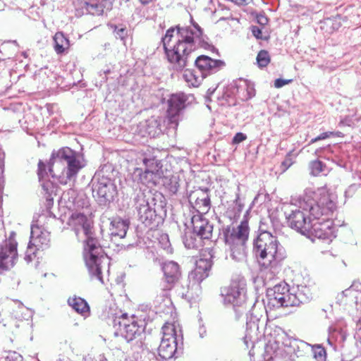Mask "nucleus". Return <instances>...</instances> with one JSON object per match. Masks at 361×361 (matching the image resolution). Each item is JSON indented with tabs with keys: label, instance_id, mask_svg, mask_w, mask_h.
Returning <instances> with one entry per match:
<instances>
[{
	"label": "nucleus",
	"instance_id": "obj_1",
	"mask_svg": "<svg viewBox=\"0 0 361 361\" xmlns=\"http://www.w3.org/2000/svg\"><path fill=\"white\" fill-rule=\"evenodd\" d=\"M336 209V197L326 187L316 190L306 189L298 204H290L285 211L288 226L304 235L308 233L312 221L326 216Z\"/></svg>",
	"mask_w": 361,
	"mask_h": 361
},
{
	"label": "nucleus",
	"instance_id": "obj_2",
	"mask_svg": "<svg viewBox=\"0 0 361 361\" xmlns=\"http://www.w3.org/2000/svg\"><path fill=\"white\" fill-rule=\"evenodd\" d=\"M204 42L202 30L195 22L192 27H171L161 38L166 59L173 69L178 71L192 62V52Z\"/></svg>",
	"mask_w": 361,
	"mask_h": 361
},
{
	"label": "nucleus",
	"instance_id": "obj_3",
	"mask_svg": "<svg viewBox=\"0 0 361 361\" xmlns=\"http://www.w3.org/2000/svg\"><path fill=\"white\" fill-rule=\"evenodd\" d=\"M68 224L78 240H84L83 257L91 278L104 283L102 270L109 267V259L94 237L92 221L83 214L75 212L69 218Z\"/></svg>",
	"mask_w": 361,
	"mask_h": 361
},
{
	"label": "nucleus",
	"instance_id": "obj_4",
	"mask_svg": "<svg viewBox=\"0 0 361 361\" xmlns=\"http://www.w3.org/2000/svg\"><path fill=\"white\" fill-rule=\"evenodd\" d=\"M85 166L82 154L69 147H62L57 151H53L48 165V172L46 166L42 161L38 163V176L42 180L48 175L56 178L59 183L66 185L68 182H74L79 171Z\"/></svg>",
	"mask_w": 361,
	"mask_h": 361
},
{
	"label": "nucleus",
	"instance_id": "obj_5",
	"mask_svg": "<svg viewBox=\"0 0 361 361\" xmlns=\"http://www.w3.org/2000/svg\"><path fill=\"white\" fill-rule=\"evenodd\" d=\"M253 253L259 264L264 269H276L286 258V251L276 236L261 231L253 242Z\"/></svg>",
	"mask_w": 361,
	"mask_h": 361
},
{
	"label": "nucleus",
	"instance_id": "obj_6",
	"mask_svg": "<svg viewBox=\"0 0 361 361\" xmlns=\"http://www.w3.org/2000/svg\"><path fill=\"white\" fill-rule=\"evenodd\" d=\"M267 306L273 307H288L299 306L306 302L308 298L298 288L290 289L289 286L281 282L267 290Z\"/></svg>",
	"mask_w": 361,
	"mask_h": 361
},
{
	"label": "nucleus",
	"instance_id": "obj_7",
	"mask_svg": "<svg viewBox=\"0 0 361 361\" xmlns=\"http://www.w3.org/2000/svg\"><path fill=\"white\" fill-rule=\"evenodd\" d=\"M183 334L178 324L166 322L162 327V338L158 353L162 360L178 358L182 353Z\"/></svg>",
	"mask_w": 361,
	"mask_h": 361
},
{
	"label": "nucleus",
	"instance_id": "obj_8",
	"mask_svg": "<svg viewBox=\"0 0 361 361\" xmlns=\"http://www.w3.org/2000/svg\"><path fill=\"white\" fill-rule=\"evenodd\" d=\"M221 295L224 302L233 306L238 319L250 311V305L247 303L246 282L243 278L233 280L229 286L221 290Z\"/></svg>",
	"mask_w": 361,
	"mask_h": 361
},
{
	"label": "nucleus",
	"instance_id": "obj_9",
	"mask_svg": "<svg viewBox=\"0 0 361 361\" xmlns=\"http://www.w3.org/2000/svg\"><path fill=\"white\" fill-rule=\"evenodd\" d=\"M139 161L143 164L145 169L138 167L135 169L132 174L133 180L143 185L154 183L155 178L159 176V171L161 168L160 161L155 157L148 154L147 152L140 153L137 159V164H140Z\"/></svg>",
	"mask_w": 361,
	"mask_h": 361
},
{
	"label": "nucleus",
	"instance_id": "obj_10",
	"mask_svg": "<svg viewBox=\"0 0 361 361\" xmlns=\"http://www.w3.org/2000/svg\"><path fill=\"white\" fill-rule=\"evenodd\" d=\"M119 334L127 341H131L140 336L145 330V322L132 315L128 317L123 314L118 321Z\"/></svg>",
	"mask_w": 361,
	"mask_h": 361
},
{
	"label": "nucleus",
	"instance_id": "obj_11",
	"mask_svg": "<svg viewBox=\"0 0 361 361\" xmlns=\"http://www.w3.org/2000/svg\"><path fill=\"white\" fill-rule=\"evenodd\" d=\"M17 246L16 233L12 231L0 244V271L8 270L15 265L18 258Z\"/></svg>",
	"mask_w": 361,
	"mask_h": 361
},
{
	"label": "nucleus",
	"instance_id": "obj_12",
	"mask_svg": "<svg viewBox=\"0 0 361 361\" xmlns=\"http://www.w3.org/2000/svg\"><path fill=\"white\" fill-rule=\"evenodd\" d=\"M189 97L184 93L173 94L168 99L167 116L164 120L169 128H176L180 111L185 107Z\"/></svg>",
	"mask_w": 361,
	"mask_h": 361
},
{
	"label": "nucleus",
	"instance_id": "obj_13",
	"mask_svg": "<svg viewBox=\"0 0 361 361\" xmlns=\"http://www.w3.org/2000/svg\"><path fill=\"white\" fill-rule=\"evenodd\" d=\"M93 196L101 204H106L114 200L117 194L116 186L113 180L106 176L99 178L92 186Z\"/></svg>",
	"mask_w": 361,
	"mask_h": 361
},
{
	"label": "nucleus",
	"instance_id": "obj_14",
	"mask_svg": "<svg viewBox=\"0 0 361 361\" xmlns=\"http://www.w3.org/2000/svg\"><path fill=\"white\" fill-rule=\"evenodd\" d=\"M333 212L326 216H319L315 221H312L308 233L305 235L310 238H316L318 239L331 240L335 237L333 222L329 219V216Z\"/></svg>",
	"mask_w": 361,
	"mask_h": 361
},
{
	"label": "nucleus",
	"instance_id": "obj_15",
	"mask_svg": "<svg viewBox=\"0 0 361 361\" xmlns=\"http://www.w3.org/2000/svg\"><path fill=\"white\" fill-rule=\"evenodd\" d=\"M150 199L152 202L154 201L150 194L147 195L144 192H139L135 199L139 219L147 226H152L157 218L155 209L152 207V202H149Z\"/></svg>",
	"mask_w": 361,
	"mask_h": 361
},
{
	"label": "nucleus",
	"instance_id": "obj_16",
	"mask_svg": "<svg viewBox=\"0 0 361 361\" xmlns=\"http://www.w3.org/2000/svg\"><path fill=\"white\" fill-rule=\"evenodd\" d=\"M250 228L246 220L242 221L236 226H228L224 231L225 243L226 245L245 244L249 236Z\"/></svg>",
	"mask_w": 361,
	"mask_h": 361
},
{
	"label": "nucleus",
	"instance_id": "obj_17",
	"mask_svg": "<svg viewBox=\"0 0 361 361\" xmlns=\"http://www.w3.org/2000/svg\"><path fill=\"white\" fill-rule=\"evenodd\" d=\"M216 252V248L207 247L204 250L203 257L197 261L194 274L197 281H201L209 276Z\"/></svg>",
	"mask_w": 361,
	"mask_h": 361
},
{
	"label": "nucleus",
	"instance_id": "obj_18",
	"mask_svg": "<svg viewBox=\"0 0 361 361\" xmlns=\"http://www.w3.org/2000/svg\"><path fill=\"white\" fill-rule=\"evenodd\" d=\"M189 202L192 207L201 214H205L209 212L211 207L210 196L209 190L198 189L192 192L189 197Z\"/></svg>",
	"mask_w": 361,
	"mask_h": 361
},
{
	"label": "nucleus",
	"instance_id": "obj_19",
	"mask_svg": "<svg viewBox=\"0 0 361 361\" xmlns=\"http://www.w3.org/2000/svg\"><path fill=\"white\" fill-rule=\"evenodd\" d=\"M195 64L204 77L207 74L217 72L225 66L224 61L214 60L205 55L198 56L195 60Z\"/></svg>",
	"mask_w": 361,
	"mask_h": 361
},
{
	"label": "nucleus",
	"instance_id": "obj_20",
	"mask_svg": "<svg viewBox=\"0 0 361 361\" xmlns=\"http://www.w3.org/2000/svg\"><path fill=\"white\" fill-rule=\"evenodd\" d=\"M31 244L38 249H44L49 246L50 243V233L44 227L37 224H32L30 231Z\"/></svg>",
	"mask_w": 361,
	"mask_h": 361
},
{
	"label": "nucleus",
	"instance_id": "obj_21",
	"mask_svg": "<svg viewBox=\"0 0 361 361\" xmlns=\"http://www.w3.org/2000/svg\"><path fill=\"white\" fill-rule=\"evenodd\" d=\"M192 229L203 239H209L212 235L213 225L200 215H194L191 219Z\"/></svg>",
	"mask_w": 361,
	"mask_h": 361
},
{
	"label": "nucleus",
	"instance_id": "obj_22",
	"mask_svg": "<svg viewBox=\"0 0 361 361\" xmlns=\"http://www.w3.org/2000/svg\"><path fill=\"white\" fill-rule=\"evenodd\" d=\"M162 270L165 281L168 284L165 288L170 289L180 278L181 273L179 265L173 261L166 262L162 264Z\"/></svg>",
	"mask_w": 361,
	"mask_h": 361
},
{
	"label": "nucleus",
	"instance_id": "obj_23",
	"mask_svg": "<svg viewBox=\"0 0 361 361\" xmlns=\"http://www.w3.org/2000/svg\"><path fill=\"white\" fill-rule=\"evenodd\" d=\"M129 228V222L119 217L113 218L109 226L110 235L112 238H123Z\"/></svg>",
	"mask_w": 361,
	"mask_h": 361
},
{
	"label": "nucleus",
	"instance_id": "obj_24",
	"mask_svg": "<svg viewBox=\"0 0 361 361\" xmlns=\"http://www.w3.org/2000/svg\"><path fill=\"white\" fill-rule=\"evenodd\" d=\"M236 87L237 95L241 100H249L255 95V90L253 84L247 80H240Z\"/></svg>",
	"mask_w": 361,
	"mask_h": 361
},
{
	"label": "nucleus",
	"instance_id": "obj_25",
	"mask_svg": "<svg viewBox=\"0 0 361 361\" xmlns=\"http://www.w3.org/2000/svg\"><path fill=\"white\" fill-rule=\"evenodd\" d=\"M274 341L278 345H282L288 348V353H291V348H293L292 338L288 336L286 332L281 327L276 326L273 331Z\"/></svg>",
	"mask_w": 361,
	"mask_h": 361
},
{
	"label": "nucleus",
	"instance_id": "obj_26",
	"mask_svg": "<svg viewBox=\"0 0 361 361\" xmlns=\"http://www.w3.org/2000/svg\"><path fill=\"white\" fill-rule=\"evenodd\" d=\"M202 238H200L195 231H188L183 236V242L185 247L188 249H197L202 246Z\"/></svg>",
	"mask_w": 361,
	"mask_h": 361
},
{
	"label": "nucleus",
	"instance_id": "obj_27",
	"mask_svg": "<svg viewBox=\"0 0 361 361\" xmlns=\"http://www.w3.org/2000/svg\"><path fill=\"white\" fill-rule=\"evenodd\" d=\"M183 77L188 86L194 87H198L205 78L202 73L191 69H185Z\"/></svg>",
	"mask_w": 361,
	"mask_h": 361
},
{
	"label": "nucleus",
	"instance_id": "obj_28",
	"mask_svg": "<svg viewBox=\"0 0 361 361\" xmlns=\"http://www.w3.org/2000/svg\"><path fill=\"white\" fill-rule=\"evenodd\" d=\"M68 305L78 313L85 314L90 310L87 302L80 297L74 296L68 300Z\"/></svg>",
	"mask_w": 361,
	"mask_h": 361
},
{
	"label": "nucleus",
	"instance_id": "obj_29",
	"mask_svg": "<svg viewBox=\"0 0 361 361\" xmlns=\"http://www.w3.org/2000/svg\"><path fill=\"white\" fill-rule=\"evenodd\" d=\"M54 50L57 54H62L70 47L69 40L63 32H58L54 37Z\"/></svg>",
	"mask_w": 361,
	"mask_h": 361
},
{
	"label": "nucleus",
	"instance_id": "obj_30",
	"mask_svg": "<svg viewBox=\"0 0 361 361\" xmlns=\"http://www.w3.org/2000/svg\"><path fill=\"white\" fill-rule=\"evenodd\" d=\"M231 251V257L235 262H242L245 259V244L227 245Z\"/></svg>",
	"mask_w": 361,
	"mask_h": 361
},
{
	"label": "nucleus",
	"instance_id": "obj_31",
	"mask_svg": "<svg viewBox=\"0 0 361 361\" xmlns=\"http://www.w3.org/2000/svg\"><path fill=\"white\" fill-rule=\"evenodd\" d=\"M310 174L317 176L320 174L326 175L329 169L325 164L319 160H314L310 163L309 165Z\"/></svg>",
	"mask_w": 361,
	"mask_h": 361
},
{
	"label": "nucleus",
	"instance_id": "obj_32",
	"mask_svg": "<svg viewBox=\"0 0 361 361\" xmlns=\"http://www.w3.org/2000/svg\"><path fill=\"white\" fill-rule=\"evenodd\" d=\"M360 291H361V283L359 282H354L350 288L345 289L341 293V296L349 298L350 299H352V301L357 302L358 298L357 295Z\"/></svg>",
	"mask_w": 361,
	"mask_h": 361
},
{
	"label": "nucleus",
	"instance_id": "obj_33",
	"mask_svg": "<svg viewBox=\"0 0 361 361\" xmlns=\"http://www.w3.org/2000/svg\"><path fill=\"white\" fill-rule=\"evenodd\" d=\"M162 131L159 121L155 118H151L147 121V132L149 136L154 137Z\"/></svg>",
	"mask_w": 361,
	"mask_h": 361
},
{
	"label": "nucleus",
	"instance_id": "obj_34",
	"mask_svg": "<svg viewBox=\"0 0 361 361\" xmlns=\"http://www.w3.org/2000/svg\"><path fill=\"white\" fill-rule=\"evenodd\" d=\"M164 185L171 194H176L179 188L178 178L177 176L166 178Z\"/></svg>",
	"mask_w": 361,
	"mask_h": 361
},
{
	"label": "nucleus",
	"instance_id": "obj_35",
	"mask_svg": "<svg viewBox=\"0 0 361 361\" xmlns=\"http://www.w3.org/2000/svg\"><path fill=\"white\" fill-rule=\"evenodd\" d=\"M82 8L85 9L87 13L94 16H100L104 13L102 6H99V4L85 2Z\"/></svg>",
	"mask_w": 361,
	"mask_h": 361
},
{
	"label": "nucleus",
	"instance_id": "obj_36",
	"mask_svg": "<svg viewBox=\"0 0 361 361\" xmlns=\"http://www.w3.org/2000/svg\"><path fill=\"white\" fill-rule=\"evenodd\" d=\"M313 357L319 361H325L326 358V352L321 345H314L312 346Z\"/></svg>",
	"mask_w": 361,
	"mask_h": 361
},
{
	"label": "nucleus",
	"instance_id": "obj_37",
	"mask_svg": "<svg viewBox=\"0 0 361 361\" xmlns=\"http://www.w3.org/2000/svg\"><path fill=\"white\" fill-rule=\"evenodd\" d=\"M298 154L294 153L293 151L289 152L285 157V159L282 161L281 164V169L282 172H285L288 169H289L294 163V159L297 157Z\"/></svg>",
	"mask_w": 361,
	"mask_h": 361
},
{
	"label": "nucleus",
	"instance_id": "obj_38",
	"mask_svg": "<svg viewBox=\"0 0 361 361\" xmlns=\"http://www.w3.org/2000/svg\"><path fill=\"white\" fill-rule=\"evenodd\" d=\"M256 59L259 67H266L270 62V56L269 52L266 50H261L258 53Z\"/></svg>",
	"mask_w": 361,
	"mask_h": 361
},
{
	"label": "nucleus",
	"instance_id": "obj_39",
	"mask_svg": "<svg viewBox=\"0 0 361 361\" xmlns=\"http://www.w3.org/2000/svg\"><path fill=\"white\" fill-rule=\"evenodd\" d=\"M341 16H337L334 18H329L325 19L323 23L327 26H331L332 30H336L341 26Z\"/></svg>",
	"mask_w": 361,
	"mask_h": 361
},
{
	"label": "nucleus",
	"instance_id": "obj_40",
	"mask_svg": "<svg viewBox=\"0 0 361 361\" xmlns=\"http://www.w3.org/2000/svg\"><path fill=\"white\" fill-rule=\"evenodd\" d=\"M331 152H332L331 148L329 145L325 147L319 148V149H316L314 154L316 156H317L319 157H324V158H326L328 160H329V159L333 160V158L329 156V154Z\"/></svg>",
	"mask_w": 361,
	"mask_h": 361
},
{
	"label": "nucleus",
	"instance_id": "obj_41",
	"mask_svg": "<svg viewBox=\"0 0 361 361\" xmlns=\"http://www.w3.org/2000/svg\"><path fill=\"white\" fill-rule=\"evenodd\" d=\"M4 358L6 361H18L22 360V355L16 351H8L5 353Z\"/></svg>",
	"mask_w": 361,
	"mask_h": 361
},
{
	"label": "nucleus",
	"instance_id": "obj_42",
	"mask_svg": "<svg viewBox=\"0 0 361 361\" xmlns=\"http://www.w3.org/2000/svg\"><path fill=\"white\" fill-rule=\"evenodd\" d=\"M37 250L39 249L35 247L33 244H31V242L30 241L25 252V259L27 262L32 261V257L35 255Z\"/></svg>",
	"mask_w": 361,
	"mask_h": 361
},
{
	"label": "nucleus",
	"instance_id": "obj_43",
	"mask_svg": "<svg viewBox=\"0 0 361 361\" xmlns=\"http://www.w3.org/2000/svg\"><path fill=\"white\" fill-rule=\"evenodd\" d=\"M4 158L5 154L4 152L0 149V185L4 183Z\"/></svg>",
	"mask_w": 361,
	"mask_h": 361
},
{
	"label": "nucleus",
	"instance_id": "obj_44",
	"mask_svg": "<svg viewBox=\"0 0 361 361\" xmlns=\"http://www.w3.org/2000/svg\"><path fill=\"white\" fill-rule=\"evenodd\" d=\"M335 135V133L334 132H325V133H321L319 135H318L317 137L312 139L310 142V144H313L317 141H319V140H325L332 135Z\"/></svg>",
	"mask_w": 361,
	"mask_h": 361
},
{
	"label": "nucleus",
	"instance_id": "obj_45",
	"mask_svg": "<svg viewBox=\"0 0 361 361\" xmlns=\"http://www.w3.org/2000/svg\"><path fill=\"white\" fill-rule=\"evenodd\" d=\"M257 340V338H254L250 333L249 330H247L246 334L244 337V343L246 345L247 348L249 346L253 345L255 341Z\"/></svg>",
	"mask_w": 361,
	"mask_h": 361
},
{
	"label": "nucleus",
	"instance_id": "obj_46",
	"mask_svg": "<svg viewBox=\"0 0 361 361\" xmlns=\"http://www.w3.org/2000/svg\"><path fill=\"white\" fill-rule=\"evenodd\" d=\"M114 34L117 38L121 39V40H123L126 37L127 31L126 28L121 27L118 28L116 26H114Z\"/></svg>",
	"mask_w": 361,
	"mask_h": 361
},
{
	"label": "nucleus",
	"instance_id": "obj_47",
	"mask_svg": "<svg viewBox=\"0 0 361 361\" xmlns=\"http://www.w3.org/2000/svg\"><path fill=\"white\" fill-rule=\"evenodd\" d=\"M247 139V135L243 133H237L232 140L233 144H239Z\"/></svg>",
	"mask_w": 361,
	"mask_h": 361
},
{
	"label": "nucleus",
	"instance_id": "obj_48",
	"mask_svg": "<svg viewBox=\"0 0 361 361\" xmlns=\"http://www.w3.org/2000/svg\"><path fill=\"white\" fill-rule=\"evenodd\" d=\"M292 82V80H284L278 78L274 81V87L276 88H281L286 85H288Z\"/></svg>",
	"mask_w": 361,
	"mask_h": 361
},
{
	"label": "nucleus",
	"instance_id": "obj_49",
	"mask_svg": "<svg viewBox=\"0 0 361 361\" xmlns=\"http://www.w3.org/2000/svg\"><path fill=\"white\" fill-rule=\"evenodd\" d=\"M99 5L102 6V8H104V13L112 8V2L111 0H103L100 4H99Z\"/></svg>",
	"mask_w": 361,
	"mask_h": 361
},
{
	"label": "nucleus",
	"instance_id": "obj_50",
	"mask_svg": "<svg viewBox=\"0 0 361 361\" xmlns=\"http://www.w3.org/2000/svg\"><path fill=\"white\" fill-rule=\"evenodd\" d=\"M251 30H252V35L257 39H264V37L262 36V30L259 27H258L257 26H252Z\"/></svg>",
	"mask_w": 361,
	"mask_h": 361
},
{
	"label": "nucleus",
	"instance_id": "obj_51",
	"mask_svg": "<svg viewBox=\"0 0 361 361\" xmlns=\"http://www.w3.org/2000/svg\"><path fill=\"white\" fill-rule=\"evenodd\" d=\"M257 21L261 25H265L268 23V18L264 14H259L257 16Z\"/></svg>",
	"mask_w": 361,
	"mask_h": 361
},
{
	"label": "nucleus",
	"instance_id": "obj_52",
	"mask_svg": "<svg viewBox=\"0 0 361 361\" xmlns=\"http://www.w3.org/2000/svg\"><path fill=\"white\" fill-rule=\"evenodd\" d=\"M356 190V185H351L348 187V188L345 192V196L351 197L353 193L355 192Z\"/></svg>",
	"mask_w": 361,
	"mask_h": 361
},
{
	"label": "nucleus",
	"instance_id": "obj_53",
	"mask_svg": "<svg viewBox=\"0 0 361 361\" xmlns=\"http://www.w3.org/2000/svg\"><path fill=\"white\" fill-rule=\"evenodd\" d=\"M355 338L357 340L361 341V318L359 320V322L357 324V327L355 333Z\"/></svg>",
	"mask_w": 361,
	"mask_h": 361
},
{
	"label": "nucleus",
	"instance_id": "obj_54",
	"mask_svg": "<svg viewBox=\"0 0 361 361\" xmlns=\"http://www.w3.org/2000/svg\"><path fill=\"white\" fill-rule=\"evenodd\" d=\"M156 0H140V2L141 3V4L142 5H147L150 3H152L154 1H155Z\"/></svg>",
	"mask_w": 361,
	"mask_h": 361
},
{
	"label": "nucleus",
	"instance_id": "obj_55",
	"mask_svg": "<svg viewBox=\"0 0 361 361\" xmlns=\"http://www.w3.org/2000/svg\"><path fill=\"white\" fill-rule=\"evenodd\" d=\"M235 3L238 5H243L245 3V0H236Z\"/></svg>",
	"mask_w": 361,
	"mask_h": 361
},
{
	"label": "nucleus",
	"instance_id": "obj_56",
	"mask_svg": "<svg viewBox=\"0 0 361 361\" xmlns=\"http://www.w3.org/2000/svg\"><path fill=\"white\" fill-rule=\"evenodd\" d=\"M345 124H346V125H348V126H350V124H349V123H347L345 121H344V120H341V121H340V123H339V125H340V126L345 125Z\"/></svg>",
	"mask_w": 361,
	"mask_h": 361
},
{
	"label": "nucleus",
	"instance_id": "obj_57",
	"mask_svg": "<svg viewBox=\"0 0 361 361\" xmlns=\"http://www.w3.org/2000/svg\"><path fill=\"white\" fill-rule=\"evenodd\" d=\"M110 72H111V71H110V69H107V70H106V71H104V73L105 75H106V74L109 73Z\"/></svg>",
	"mask_w": 361,
	"mask_h": 361
},
{
	"label": "nucleus",
	"instance_id": "obj_58",
	"mask_svg": "<svg viewBox=\"0 0 361 361\" xmlns=\"http://www.w3.org/2000/svg\"><path fill=\"white\" fill-rule=\"evenodd\" d=\"M162 238H163V240H164V239H166V243H169V241H168V236H167L166 235H164V236H162Z\"/></svg>",
	"mask_w": 361,
	"mask_h": 361
},
{
	"label": "nucleus",
	"instance_id": "obj_59",
	"mask_svg": "<svg viewBox=\"0 0 361 361\" xmlns=\"http://www.w3.org/2000/svg\"><path fill=\"white\" fill-rule=\"evenodd\" d=\"M147 152H150V149H147Z\"/></svg>",
	"mask_w": 361,
	"mask_h": 361
}]
</instances>
